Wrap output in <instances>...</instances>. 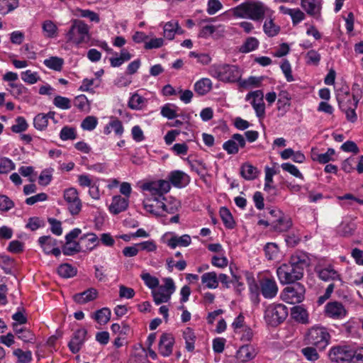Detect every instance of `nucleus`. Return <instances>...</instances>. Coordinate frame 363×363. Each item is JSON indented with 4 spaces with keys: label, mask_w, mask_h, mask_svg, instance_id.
Returning a JSON list of instances; mask_svg holds the SVG:
<instances>
[{
    "label": "nucleus",
    "mask_w": 363,
    "mask_h": 363,
    "mask_svg": "<svg viewBox=\"0 0 363 363\" xmlns=\"http://www.w3.org/2000/svg\"><path fill=\"white\" fill-rule=\"evenodd\" d=\"M77 137V133L74 128L65 126L62 128L60 138L62 140H74Z\"/></svg>",
    "instance_id": "09e8293b"
},
{
    "label": "nucleus",
    "mask_w": 363,
    "mask_h": 363,
    "mask_svg": "<svg viewBox=\"0 0 363 363\" xmlns=\"http://www.w3.org/2000/svg\"><path fill=\"white\" fill-rule=\"evenodd\" d=\"M14 206V203L6 195H0V211H8Z\"/></svg>",
    "instance_id": "0e129e2a"
},
{
    "label": "nucleus",
    "mask_w": 363,
    "mask_h": 363,
    "mask_svg": "<svg viewBox=\"0 0 363 363\" xmlns=\"http://www.w3.org/2000/svg\"><path fill=\"white\" fill-rule=\"evenodd\" d=\"M353 356V350L347 345H337L328 352L330 359L335 363H350Z\"/></svg>",
    "instance_id": "0eeeda50"
},
{
    "label": "nucleus",
    "mask_w": 363,
    "mask_h": 363,
    "mask_svg": "<svg viewBox=\"0 0 363 363\" xmlns=\"http://www.w3.org/2000/svg\"><path fill=\"white\" fill-rule=\"evenodd\" d=\"M189 56L197 59V62L203 65H208L211 61V57L206 53H197L196 52H190Z\"/></svg>",
    "instance_id": "69168bd1"
},
{
    "label": "nucleus",
    "mask_w": 363,
    "mask_h": 363,
    "mask_svg": "<svg viewBox=\"0 0 363 363\" xmlns=\"http://www.w3.org/2000/svg\"><path fill=\"white\" fill-rule=\"evenodd\" d=\"M208 74L223 82H239L241 78V72L238 67L228 64L212 65L208 69Z\"/></svg>",
    "instance_id": "7ed1b4c3"
},
{
    "label": "nucleus",
    "mask_w": 363,
    "mask_h": 363,
    "mask_svg": "<svg viewBox=\"0 0 363 363\" xmlns=\"http://www.w3.org/2000/svg\"><path fill=\"white\" fill-rule=\"evenodd\" d=\"M290 16L294 26L297 25L306 18L305 13L299 9H293V12Z\"/></svg>",
    "instance_id": "774afa93"
},
{
    "label": "nucleus",
    "mask_w": 363,
    "mask_h": 363,
    "mask_svg": "<svg viewBox=\"0 0 363 363\" xmlns=\"http://www.w3.org/2000/svg\"><path fill=\"white\" fill-rule=\"evenodd\" d=\"M16 124L11 126V130L13 133H21L27 130L28 125L26 119L22 116H18L16 119Z\"/></svg>",
    "instance_id": "603ef678"
},
{
    "label": "nucleus",
    "mask_w": 363,
    "mask_h": 363,
    "mask_svg": "<svg viewBox=\"0 0 363 363\" xmlns=\"http://www.w3.org/2000/svg\"><path fill=\"white\" fill-rule=\"evenodd\" d=\"M13 355L18 358L19 363H29L32 360V352L30 350L24 352L21 349H16Z\"/></svg>",
    "instance_id": "c03bdc74"
},
{
    "label": "nucleus",
    "mask_w": 363,
    "mask_h": 363,
    "mask_svg": "<svg viewBox=\"0 0 363 363\" xmlns=\"http://www.w3.org/2000/svg\"><path fill=\"white\" fill-rule=\"evenodd\" d=\"M152 294L153 300L157 305H160L162 303H167L171 298L169 293L164 291L163 288H160L159 286L157 290H152Z\"/></svg>",
    "instance_id": "473e14b6"
},
{
    "label": "nucleus",
    "mask_w": 363,
    "mask_h": 363,
    "mask_svg": "<svg viewBox=\"0 0 363 363\" xmlns=\"http://www.w3.org/2000/svg\"><path fill=\"white\" fill-rule=\"evenodd\" d=\"M86 334L87 331L84 328L78 329L74 332L73 337L68 343V347L73 354L79 352L81 350L85 341Z\"/></svg>",
    "instance_id": "f3484780"
},
{
    "label": "nucleus",
    "mask_w": 363,
    "mask_h": 363,
    "mask_svg": "<svg viewBox=\"0 0 363 363\" xmlns=\"http://www.w3.org/2000/svg\"><path fill=\"white\" fill-rule=\"evenodd\" d=\"M201 282L208 289H216L218 286V277L214 272L204 273L201 276Z\"/></svg>",
    "instance_id": "c85d7f7f"
},
{
    "label": "nucleus",
    "mask_w": 363,
    "mask_h": 363,
    "mask_svg": "<svg viewBox=\"0 0 363 363\" xmlns=\"http://www.w3.org/2000/svg\"><path fill=\"white\" fill-rule=\"evenodd\" d=\"M77 269L69 264H62L57 269V273L63 278H71L77 274Z\"/></svg>",
    "instance_id": "4c0bfd02"
},
{
    "label": "nucleus",
    "mask_w": 363,
    "mask_h": 363,
    "mask_svg": "<svg viewBox=\"0 0 363 363\" xmlns=\"http://www.w3.org/2000/svg\"><path fill=\"white\" fill-rule=\"evenodd\" d=\"M263 97V92L261 90H257L247 94L245 98L247 101L252 99L251 104L253 106L257 117L259 118L262 117L265 113Z\"/></svg>",
    "instance_id": "ddd939ff"
},
{
    "label": "nucleus",
    "mask_w": 363,
    "mask_h": 363,
    "mask_svg": "<svg viewBox=\"0 0 363 363\" xmlns=\"http://www.w3.org/2000/svg\"><path fill=\"white\" fill-rule=\"evenodd\" d=\"M355 86H359L357 84H353L352 94H350L348 90H345L343 88L340 89L337 94V101L341 110H348L349 108H351L354 103L355 106L358 105L359 95L357 93H354V87Z\"/></svg>",
    "instance_id": "1a4fd4ad"
},
{
    "label": "nucleus",
    "mask_w": 363,
    "mask_h": 363,
    "mask_svg": "<svg viewBox=\"0 0 363 363\" xmlns=\"http://www.w3.org/2000/svg\"><path fill=\"white\" fill-rule=\"evenodd\" d=\"M80 242L73 241L69 244L67 242H65V244L62 247V253L67 256H72L82 252V248Z\"/></svg>",
    "instance_id": "7c9ffc66"
},
{
    "label": "nucleus",
    "mask_w": 363,
    "mask_h": 363,
    "mask_svg": "<svg viewBox=\"0 0 363 363\" xmlns=\"http://www.w3.org/2000/svg\"><path fill=\"white\" fill-rule=\"evenodd\" d=\"M146 99L138 94H134L129 99L128 106L131 109L140 110L144 106Z\"/></svg>",
    "instance_id": "a19ab883"
},
{
    "label": "nucleus",
    "mask_w": 363,
    "mask_h": 363,
    "mask_svg": "<svg viewBox=\"0 0 363 363\" xmlns=\"http://www.w3.org/2000/svg\"><path fill=\"white\" fill-rule=\"evenodd\" d=\"M212 82L208 78H202L194 84V91L201 96L208 94L212 89Z\"/></svg>",
    "instance_id": "bb28decb"
},
{
    "label": "nucleus",
    "mask_w": 363,
    "mask_h": 363,
    "mask_svg": "<svg viewBox=\"0 0 363 363\" xmlns=\"http://www.w3.org/2000/svg\"><path fill=\"white\" fill-rule=\"evenodd\" d=\"M43 30L47 37L53 38L57 35V27L52 21H45L43 23Z\"/></svg>",
    "instance_id": "a18cd8bd"
},
{
    "label": "nucleus",
    "mask_w": 363,
    "mask_h": 363,
    "mask_svg": "<svg viewBox=\"0 0 363 363\" xmlns=\"http://www.w3.org/2000/svg\"><path fill=\"white\" fill-rule=\"evenodd\" d=\"M140 277L144 281L145 285L150 289L154 290L156 287L159 286V279L157 277L150 275V274L143 273Z\"/></svg>",
    "instance_id": "49530a36"
},
{
    "label": "nucleus",
    "mask_w": 363,
    "mask_h": 363,
    "mask_svg": "<svg viewBox=\"0 0 363 363\" xmlns=\"http://www.w3.org/2000/svg\"><path fill=\"white\" fill-rule=\"evenodd\" d=\"M291 315L294 320L302 324H307L309 322L307 311L301 306H294Z\"/></svg>",
    "instance_id": "a878e982"
},
{
    "label": "nucleus",
    "mask_w": 363,
    "mask_h": 363,
    "mask_svg": "<svg viewBox=\"0 0 363 363\" xmlns=\"http://www.w3.org/2000/svg\"><path fill=\"white\" fill-rule=\"evenodd\" d=\"M301 6L309 16L316 18L320 16L321 3L320 0H301Z\"/></svg>",
    "instance_id": "6ab92c4d"
},
{
    "label": "nucleus",
    "mask_w": 363,
    "mask_h": 363,
    "mask_svg": "<svg viewBox=\"0 0 363 363\" xmlns=\"http://www.w3.org/2000/svg\"><path fill=\"white\" fill-rule=\"evenodd\" d=\"M318 277L320 279L328 281L330 280H340V274L333 267H328L318 272Z\"/></svg>",
    "instance_id": "c756f323"
},
{
    "label": "nucleus",
    "mask_w": 363,
    "mask_h": 363,
    "mask_svg": "<svg viewBox=\"0 0 363 363\" xmlns=\"http://www.w3.org/2000/svg\"><path fill=\"white\" fill-rule=\"evenodd\" d=\"M53 104L55 106L61 108V109H69L71 108V101L70 100L64 96H57L55 97L53 100Z\"/></svg>",
    "instance_id": "4d7b16f0"
},
{
    "label": "nucleus",
    "mask_w": 363,
    "mask_h": 363,
    "mask_svg": "<svg viewBox=\"0 0 363 363\" xmlns=\"http://www.w3.org/2000/svg\"><path fill=\"white\" fill-rule=\"evenodd\" d=\"M38 243L42 247L43 252L47 255H50L51 250L57 245V240L50 235L40 237L38 238Z\"/></svg>",
    "instance_id": "cd10ccee"
},
{
    "label": "nucleus",
    "mask_w": 363,
    "mask_h": 363,
    "mask_svg": "<svg viewBox=\"0 0 363 363\" xmlns=\"http://www.w3.org/2000/svg\"><path fill=\"white\" fill-rule=\"evenodd\" d=\"M75 11L76 16H79L82 18H89L90 21L95 22L96 23H99L100 21L99 15L94 11H92L89 9H82L79 8L76 9Z\"/></svg>",
    "instance_id": "58836bf2"
},
{
    "label": "nucleus",
    "mask_w": 363,
    "mask_h": 363,
    "mask_svg": "<svg viewBox=\"0 0 363 363\" xmlns=\"http://www.w3.org/2000/svg\"><path fill=\"white\" fill-rule=\"evenodd\" d=\"M48 221L50 225L51 232L56 235H61L62 233L61 222L53 218H49Z\"/></svg>",
    "instance_id": "680f3d73"
},
{
    "label": "nucleus",
    "mask_w": 363,
    "mask_h": 363,
    "mask_svg": "<svg viewBox=\"0 0 363 363\" xmlns=\"http://www.w3.org/2000/svg\"><path fill=\"white\" fill-rule=\"evenodd\" d=\"M111 315V312L109 308H103L96 311L94 318L98 323L105 325L110 320Z\"/></svg>",
    "instance_id": "c9c22d12"
},
{
    "label": "nucleus",
    "mask_w": 363,
    "mask_h": 363,
    "mask_svg": "<svg viewBox=\"0 0 363 363\" xmlns=\"http://www.w3.org/2000/svg\"><path fill=\"white\" fill-rule=\"evenodd\" d=\"M191 242V237L189 235H183L182 236L174 235L168 241L167 245L172 249L179 247H187Z\"/></svg>",
    "instance_id": "393cba45"
},
{
    "label": "nucleus",
    "mask_w": 363,
    "mask_h": 363,
    "mask_svg": "<svg viewBox=\"0 0 363 363\" xmlns=\"http://www.w3.org/2000/svg\"><path fill=\"white\" fill-rule=\"evenodd\" d=\"M259 44V40L256 38L249 37L240 46L239 51L242 53H248L256 50L258 48Z\"/></svg>",
    "instance_id": "f704fd0d"
},
{
    "label": "nucleus",
    "mask_w": 363,
    "mask_h": 363,
    "mask_svg": "<svg viewBox=\"0 0 363 363\" xmlns=\"http://www.w3.org/2000/svg\"><path fill=\"white\" fill-rule=\"evenodd\" d=\"M34 127L39 130L45 129L48 125L45 113H38L33 119Z\"/></svg>",
    "instance_id": "8fccbe9b"
},
{
    "label": "nucleus",
    "mask_w": 363,
    "mask_h": 363,
    "mask_svg": "<svg viewBox=\"0 0 363 363\" xmlns=\"http://www.w3.org/2000/svg\"><path fill=\"white\" fill-rule=\"evenodd\" d=\"M264 252L266 257L269 260H272L277 257L279 247L274 242H268L264 247Z\"/></svg>",
    "instance_id": "37998d69"
},
{
    "label": "nucleus",
    "mask_w": 363,
    "mask_h": 363,
    "mask_svg": "<svg viewBox=\"0 0 363 363\" xmlns=\"http://www.w3.org/2000/svg\"><path fill=\"white\" fill-rule=\"evenodd\" d=\"M259 285L261 293L265 298H272L277 294L278 286L274 279L262 278Z\"/></svg>",
    "instance_id": "4468645a"
},
{
    "label": "nucleus",
    "mask_w": 363,
    "mask_h": 363,
    "mask_svg": "<svg viewBox=\"0 0 363 363\" xmlns=\"http://www.w3.org/2000/svg\"><path fill=\"white\" fill-rule=\"evenodd\" d=\"M169 180L174 186L182 188L189 184V177L184 172L175 170L170 172Z\"/></svg>",
    "instance_id": "412c9836"
},
{
    "label": "nucleus",
    "mask_w": 363,
    "mask_h": 363,
    "mask_svg": "<svg viewBox=\"0 0 363 363\" xmlns=\"http://www.w3.org/2000/svg\"><path fill=\"white\" fill-rule=\"evenodd\" d=\"M173 106L170 104H167L161 108V114L163 117L168 119H173L177 116L176 111L172 109L171 106Z\"/></svg>",
    "instance_id": "338daca9"
},
{
    "label": "nucleus",
    "mask_w": 363,
    "mask_h": 363,
    "mask_svg": "<svg viewBox=\"0 0 363 363\" xmlns=\"http://www.w3.org/2000/svg\"><path fill=\"white\" fill-rule=\"evenodd\" d=\"M128 207V199L123 198L120 195L114 196L112 199V203L109 206L111 213L116 215L123 212Z\"/></svg>",
    "instance_id": "4be33fe9"
},
{
    "label": "nucleus",
    "mask_w": 363,
    "mask_h": 363,
    "mask_svg": "<svg viewBox=\"0 0 363 363\" xmlns=\"http://www.w3.org/2000/svg\"><path fill=\"white\" fill-rule=\"evenodd\" d=\"M262 82V77H250L245 80H239V84L241 87L247 89L250 86L258 87L260 86Z\"/></svg>",
    "instance_id": "de8ad7c7"
},
{
    "label": "nucleus",
    "mask_w": 363,
    "mask_h": 363,
    "mask_svg": "<svg viewBox=\"0 0 363 363\" xmlns=\"http://www.w3.org/2000/svg\"><path fill=\"white\" fill-rule=\"evenodd\" d=\"M183 337L186 342V348L188 351L191 352L194 350V342L196 336L193 330L190 328H186L183 333Z\"/></svg>",
    "instance_id": "ea45409f"
},
{
    "label": "nucleus",
    "mask_w": 363,
    "mask_h": 363,
    "mask_svg": "<svg viewBox=\"0 0 363 363\" xmlns=\"http://www.w3.org/2000/svg\"><path fill=\"white\" fill-rule=\"evenodd\" d=\"M281 167L282 168L283 170L290 173L293 176L301 179H303V174L300 172V171L295 165L289 162H286L281 164Z\"/></svg>",
    "instance_id": "bf43d9fd"
},
{
    "label": "nucleus",
    "mask_w": 363,
    "mask_h": 363,
    "mask_svg": "<svg viewBox=\"0 0 363 363\" xmlns=\"http://www.w3.org/2000/svg\"><path fill=\"white\" fill-rule=\"evenodd\" d=\"M305 287L300 283L286 287L282 293V299L287 303L294 304L301 303L304 298Z\"/></svg>",
    "instance_id": "6e6552de"
},
{
    "label": "nucleus",
    "mask_w": 363,
    "mask_h": 363,
    "mask_svg": "<svg viewBox=\"0 0 363 363\" xmlns=\"http://www.w3.org/2000/svg\"><path fill=\"white\" fill-rule=\"evenodd\" d=\"M89 32V26L83 21L74 19L72 21V26L66 34V38L67 42L79 45L88 40Z\"/></svg>",
    "instance_id": "39448f33"
},
{
    "label": "nucleus",
    "mask_w": 363,
    "mask_h": 363,
    "mask_svg": "<svg viewBox=\"0 0 363 363\" xmlns=\"http://www.w3.org/2000/svg\"><path fill=\"white\" fill-rule=\"evenodd\" d=\"M219 213L225 226L229 229L234 228L235 223L229 209L226 207H222Z\"/></svg>",
    "instance_id": "72a5a7b5"
},
{
    "label": "nucleus",
    "mask_w": 363,
    "mask_h": 363,
    "mask_svg": "<svg viewBox=\"0 0 363 363\" xmlns=\"http://www.w3.org/2000/svg\"><path fill=\"white\" fill-rule=\"evenodd\" d=\"M301 352L308 361H315L319 358L317 350L313 347H304L301 350Z\"/></svg>",
    "instance_id": "5fc2aeb1"
},
{
    "label": "nucleus",
    "mask_w": 363,
    "mask_h": 363,
    "mask_svg": "<svg viewBox=\"0 0 363 363\" xmlns=\"http://www.w3.org/2000/svg\"><path fill=\"white\" fill-rule=\"evenodd\" d=\"M259 174L258 169L249 162H245L240 167V175L246 180H254Z\"/></svg>",
    "instance_id": "5701e85b"
},
{
    "label": "nucleus",
    "mask_w": 363,
    "mask_h": 363,
    "mask_svg": "<svg viewBox=\"0 0 363 363\" xmlns=\"http://www.w3.org/2000/svg\"><path fill=\"white\" fill-rule=\"evenodd\" d=\"M174 338L172 335L163 333L159 342V352L163 357H169L172 353Z\"/></svg>",
    "instance_id": "a211bd4d"
},
{
    "label": "nucleus",
    "mask_w": 363,
    "mask_h": 363,
    "mask_svg": "<svg viewBox=\"0 0 363 363\" xmlns=\"http://www.w3.org/2000/svg\"><path fill=\"white\" fill-rule=\"evenodd\" d=\"M310 265L308 256L302 252L292 255L288 263L278 267L277 274L281 284H294L303 277L304 269Z\"/></svg>",
    "instance_id": "f257e3e1"
},
{
    "label": "nucleus",
    "mask_w": 363,
    "mask_h": 363,
    "mask_svg": "<svg viewBox=\"0 0 363 363\" xmlns=\"http://www.w3.org/2000/svg\"><path fill=\"white\" fill-rule=\"evenodd\" d=\"M15 164L9 158L0 159V174H8L15 169Z\"/></svg>",
    "instance_id": "3c124183"
},
{
    "label": "nucleus",
    "mask_w": 363,
    "mask_h": 363,
    "mask_svg": "<svg viewBox=\"0 0 363 363\" xmlns=\"http://www.w3.org/2000/svg\"><path fill=\"white\" fill-rule=\"evenodd\" d=\"M87 240L92 246L86 245V250L91 251L99 244L98 237L95 233H86L80 237L79 241Z\"/></svg>",
    "instance_id": "6e6d98bb"
},
{
    "label": "nucleus",
    "mask_w": 363,
    "mask_h": 363,
    "mask_svg": "<svg viewBox=\"0 0 363 363\" xmlns=\"http://www.w3.org/2000/svg\"><path fill=\"white\" fill-rule=\"evenodd\" d=\"M288 315V309L283 304H271L265 310L264 319L269 325L276 327Z\"/></svg>",
    "instance_id": "423d86ee"
},
{
    "label": "nucleus",
    "mask_w": 363,
    "mask_h": 363,
    "mask_svg": "<svg viewBox=\"0 0 363 363\" xmlns=\"http://www.w3.org/2000/svg\"><path fill=\"white\" fill-rule=\"evenodd\" d=\"M170 182L166 180H159L150 185L148 189L151 191L152 196H158L162 200H164V194L170 190Z\"/></svg>",
    "instance_id": "aec40b11"
},
{
    "label": "nucleus",
    "mask_w": 363,
    "mask_h": 363,
    "mask_svg": "<svg viewBox=\"0 0 363 363\" xmlns=\"http://www.w3.org/2000/svg\"><path fill=\"white\" fill-rule=\"evenodd\" d=\"M180 29L177 21H170L164 26V36L168 40H172L175 33Z\"/></svg>",
    "instance_id": "e433bc0d"
},
{
    "label": "nucleus",
    "mask_w": 363,
    "mask_h": 363,
    "mask_svg": "<svg viewBox=\"0 0 363 363\" xmlns=\"http://www.w3.org/2000/svg\"><path fill=\"white\" fill-rule=\"evenodd\" d=\"M9 86L11 88V94L16 98L26 94L28 91L27 88L21 84L11 83Z\"/></svg>",
    "instance_id": "e2e57ef3"
},
{
    "label": "nucleus",
    "mask_w": 363,
    "mask_h": 363,
    "mask_svg": "<svg viewBox=\"0 0 363 363\" xmlns=\"http://www.w3.org/2000/svg\"><path fill=\"white\" fill-rule=\"evenodd\" d=\"M97 294L98 292L96 289L90 288L82 293L75 294L74 300L78 303L83 304L94 300L97 297Z\"/></svg>",
    "instance_id": "b1692460"
},
{
    "label": "nucleus",
    "mask_w": 363,
    "mask_h": 363,
    "mask_svg": "<svg viewBox=\"0 0 363 363\" xmlns=\"http://www.w3.org/2000/svg\"><path fill=\"white\" fill-rule=\"evenodd\" d=\"M325 312L328 317L334 319L342 318L347 313L344 306L337 301L328 303L325 308Z\"/></svg>",
    "instance_id": "dca6fc26"
},
{
    "label": "nucleus",
    "mask_w": 363,
    "mask_h": 363,
    "mask_svg": "<svg viewBox=\"0 0 363 363\" xmlns=\"http://www.w3.org/2000/svg\"><path fill=\"white\" fill-rule=\"evenodd\" d=\"M63 63V59L58 57H51L44 60V65L46 67L55 71H60Z\"/></svg>",
    "instance_id": "79ce46f5"
},
{
    "label": "nucleus",
    "mask_w": 363,
    "mask_h": 363,
    "mask_svg": "<svg viewBox=\"0 0 363 363\" xmlns=\"http://www.w3.org/2000/svg\"><path fill=\"white\" fill-rule=\"evenodd\" d=\"M269 214H274L277 219L271 220V226L276 232L283 233L287 231L292 225L291 220L289 217L285 216L278 209H272Z\"/></svg>",
    "instance_id": "9d476101"
},
{
    "label": "nucleus",
    "mask_w": 363,
    "mask_h": 363,
    "mask_svg": "<svg viewBox=\"0 0 363 363\" xmlns=\"http://www.w3.org/2000/svg\"><path fill=\"white\" fill-rule=\"evenodd\" d=\"M273 11L261 1H247L242 3L233 9L235 17L250 18L255 21H261L265 17H270Z\"/></svg>",
    "instance_id": "f03ea898"
},
{
    "label": "nucleus",
    "mask_w": 363,
    "mask_h": 363,
    "mask_svg": "<svg viewBox=\"0 0 363 363\" xmlns=\"http://www.w3.org/2000/svg\"><path fill=\"white\" fill-rule=\"evenodd\" d=\"M258 352L256 347L251 344L241 346L236 352V358L242 362H247L255 358Z\"/></svg>",
    "instance_id": "2eb2a0df"
},
{
    "label": "nucleus",
    "mask_w": 363,
    "mask_h": 363,
    "mask_svg": "<svg viewBox=\"0 0 363 363\" xmlns=\"http://www.w3.org/2000/svg\"><path fill=\"white\" fill-rule=\"evenodd\" d=\"M64 199L68 204V209L72 215H77L82 208L81 200L74 188H69L64 191Z\"/></svg>",
    "instance_id": "9b49d317"
},
{
    "label": "nucleus",
    "mask_w": 363,
    "mask_h": 363,
    "mask_svg": "<svg viewBox=\"0 0 363 363\" xmlns=\"http://www.w3.org/2000/svg\"><path fill=\"white\" fill-rule=\"evenodd\" d=\"M278 98V109L280 110L281 108H284L285 106H290V100L291 97L289 94L286 91H282L279 94Z\"/></svg>",
    "instance_id": "13d9d810"
},
{
    "label": "nucleus",
    "mask_w": 363,
    "mask_h": 363,
    "mask_svg": "<svg viewBox=\"0 0 363 363\" xmlns=\"http://www.w3.org/2000/svg\"><path fill=\"white\" fill-rule=\"evenodd\" d=\"M246 145V140L244 136L239 133H235L231 138L225 142L223 148L229 155H235L239 151V147L244 148Z\"/></svg>",
    "instance_id": "f8f14e48"
},
{
    "label": "nucleus",
    "mask_w": 363,
    "mask_h": 363,
    "mask_svg": "<svg viewBox=\"0 0 363 363\" xmlns=\"http://www.w3.org/2000/svg\"><path fill=\"white\" fill-rule=\"evenodd\" d=\"M268 18L269 19L264 23L263 30L269 37L276 36L280 31V26L274 23L272 16Z\"/></svg>",
    "instance_id": "2f4dec72"
},
{
    "label": "nucleus",
    "mask_w": 363,
    "mask_h": 363,
    "mask_svg": "<svg viewBox=\"0 0 363 363\" xmlns=\"http://www.w3.org/2000/svg\"><path fill=\"white\" fill-rule=\"evenodd\" d=\"M21 79L28 84H33L40 79V77L38 76L37 72L26 70L21 73Z\"/></svg>",
    "instance_id": "052dcab7"
},
{
    "label": "nucleus",
    "mask_w": 363,
    "mask_h": 363,
    "mask_svg": "<svg viewBox=\"0 0 363 363\" xmlns=\"http://www.w3.org/2000/svg\"><path fill=\"white\" fill-rule=\"evenodd\" d=\"M98 123L97 118L95 116H89L86 117L82 122L81 127L86 130H94Z\"/></svg>",
    "instance_id": "864d4df0"
},
{
    "label": "nucleus",
    "mask_w": 363,
    "mask_h": 363,
    "mask_svg": "<svg viewBox=\"0 0 363 363\" xmlns=\"http://www.w3.org/2000/svg\"><path fill=\"white\" fill-rule=\"evenodd\" d=\"M330 340V335L327 328L320 325H315L310 328L306 337L307 343L319 350H324L328 345Z\"/></svg>",
    "instance_id": "20e7f679"
}]
</instances>
